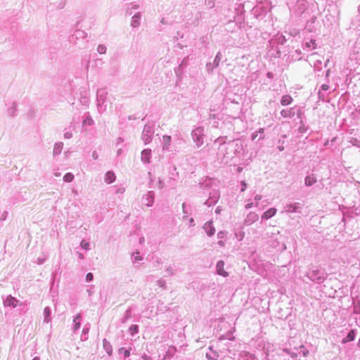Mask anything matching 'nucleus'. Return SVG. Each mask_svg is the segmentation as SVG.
<instances>
[{
  "label": "nucleus",
  "instance_id": "obj_4",
  "mask_svg": "<svg viewBox=\"0 0 360 360\" xmlns=\"http://www.w3.org/2000/svg\"><path fill=\"white\" fill-rule=\"evenodd\" d=\"M192 137L193 141L195 143V145L198 148L201 146L204 143V128L202 127H198L194 129L192 131Z\"/></svg>",
  "mask_w": 360,
  "mask_h": 360
},
{
  "label": "nucleus",
  "instance_id": "obj_58",
  "mask_svg": "<svg viewBox=\"0 0 360 360\" xmlns=\"http://www.w3.org/2000/svg\"><path fill=\"white\" fill-rule=\"evenodd\" d=\"M89 332V328H83V333H87Z\"/></svg>",
  "mask_w": 360,
  "mask_h": 360
},
{
  "label": "nucleus",
  "instance_id": "obj_23",
  "mask_svg": "<svg viewBox=\"0 0 360 360\" xmlns=\"http://www.w3.org/2000/svg\"><path fill=\"white\" fill-rule=\"evenodd\" d=\"M316 182V179L314 174L308 175L305 177L304 184L307 186H311Z\"/></svg>",
  "mask_w": 360,
  "mask_h": 360
},
{
  "label": "nucleus",
  "instance_id": "obj_8",
  "mask_svg": "<svg viewBox=\"0 0 360 360\" xmlns=\"http://www.w3.org/2000/svg\"><path fill=\"white\" fill-rule=\"evenodd\" d=\"M296 113L297 114V115H299L301 114V111L300 109H296L295 108L283 110L281 112V115H282V117L289 118L294 117Z\"/></svg>",
  "mask_w": 360,
  "mask_h": 360
},
{
  "label": "nucleus",
  "instance_id": "obj_22",
  "mask_svg": "<svg viewBox=\"0 0 360 360\" xmlns=\"http://www.w3.org/2000/svg\"><path fill=\"white\" fill-rule=\"evenodd\" d=\"M170 143H171V136L164 135L162 136V149L164 150H168L169 148V146H170Z\"/></svg>",
  "mask_w": 360,
  "mask_h": 360
},
{
  "label": "nucleus",
  "instance_id": "obj_15",
  "mask_svg": "<svg viewBox=\"0 0 360 360\" xmlns=\"http://www.w3.org/2000/svg\"><path fill=\"white\" fill-rule=\"evenodd\" d=\"M276 212L277 210L276 208L271 207L263 213L262 219L265 220L269 219L273 217L276 214Z\"/></svg>",
  "mask_w": 360,
  "mask_h": 360
},
{
  "label": "nucleus",
  "instance_id": "obj_60",
  "mask_svg": "<svg viewBox=\"0 0 360 360\" xmlns=\"http://www.w3.org/2000/svg\"><path fill=\"white\" fill-rule=\"evenodd\" d=\"M257 133H259V134L263 133V132H264V129L260 128V129H259V131H257Z\"/></svg>",
  "mask_w": 360,
  "mask_h": 360
},
{
  "label": "nucleus",
  "instance_id": "obj_52",
  "mask_svg": "<svg viewBox=\"0 0 360 360\" xmlns=\"http://www.w3.org/2000/svg\"><path fill=\"white\" fill-rule=\"evenodd\" d=\"M77 255L78 256V257L80 259H84V255L79 252H77Z\"/></svg>",
  "mask_w": 360,
  "mask_h": 360
},
{
  "label": "nucleus",
  "instance_id": "obj_12",
  "mask_svg": "<svg viewBox=\"0 0 360 360\" xmlns=\"http://www.w3.org/2000/svg\"><path fill=\"white\" fill-rule=\"evenodd\" d=\"M217 272L219 275L224 277L229 276V274L224 270V262L222 260L219 261L216 266Z\"/></svg>",
  "mask_w": 360,
  "mask_h": 360
},
{
  "label": "nucleus",
  "instance_id": "obj_3",
  "mask_svg": "<svg viewBox=\"0 0 360 360\" xmlns=\"http://www.w3.org/2000/svg\"><path fill=\"white\" fill-rule=\"evenodd\" d=\"M154 132V124L148 123L144 126L141 134V139L145 144H148L151 142Z\"/></svg>",
  "mask_w": 360,
  "mask_h": 360
},
{
  "label": "nucleus",
  "instance_id": "obj_29",
  "mask_svg": "<svg viewBox=\"0 0 360 360\" xmlns=\"http://www.w3.org/2000/svg\"><path fill=\"white\" fill-rule=\"evenodd\" d=\"M131 317V308H129L126 312L124 316L121 319L122 323H125Z\"/></svg>",
  "mask_w": 360,
  "mask_h": 360
},
{
  "label": "nucleus",
  "instance_id": "obj_56",
  "mask_svg": "<svg viewBox=\"0 0 360 360\" xmlns=\"http://www.w3.org/2000/svg\"><path fill=\"white\" fill-rule=\"evenodd\" d=\"M302 354L304 356H307V354H309L308 350H304V351H302Z\"/></svg>",
  "mask_w": 360,
  "mask_h": 360
},
{
  "label": "nucleus",
  "instance_id": "obj_51",
  "mask_svg": "<svg viewBox=\"0 0 360 360\" xmlns=\"http://www.w3.org/2000/svg\"><path fill=\"white\" fill-rule=\"evenodd\" d=\"M92 158L94 159V160H97L98 158V153L96 152V151H94L93 153H92Z\"/></svg>",
  "mask_w": 360,
  "mask_h": 360
},
{
  "label": "nucleus",
  "instance_id": "obj_53",
  "mask_svg": "<svg viewBox=\"0 0 360 360\" xmlns=\"http://www.w3.org/2000/svg\"><path fill=\"white\" fill-rule=\"evenodd\" d=\"M252 206H253V202L248 203L245 205V209L248 210V209L251 208Z\"/></svg>",
  "mask_w": 360,
  "mask_h": 360
},
{
  "label": "nucleus",
  "instance_id": "obj_49",
  "mask_svg": "<svg viewBox=\"0 0 360 360\" xmlns=\"http://www.w3.org/2000/svg\"><path fill=\"white\" fill-rule=\"evenodd\" d=\"M224 236H225V233H224V231H219V232L217 233V237H218L219 238L222 239V238H224Z\"/></svg>",
  "mask_w": 360,
  "mask_h": 360
},
{
  "label": "nucleus",
  "instance_id": "obj_26",
  "mask_svg": "<svg viewBox=\"0 0 360 360\" xmlns=\"http://www.w3.org/2000/svg\"><path fill=\"white\" fill-rule=\"evenodd\" d=\"M7 114L9 117H15L17 115V108L15 103L8 108Z\"/></svg>",
  "mask_w": 360,
  "mask_h": 360
},
{
  "label": "nucleus",
  "instance_id": "obj_59",
  "mask_svg": "<svg viewBox=\"0 0 360 360\" xmlns=\"http://www.w3.org/2000/svg\"><path fill=\"white\" fill-rule=\"evenodd\" d=\"M218 244H219L220 246H224V242H223L222 240H219V241L218 242Z\"/></svg>",
  "mask_w": 360,
  "mask_h": 360
},
{
  "label": "nucleus",
  "instance_id": "obj_35",
  "mask_svg": "<svg viewBox=\"0 0 360 360\" xmlns=\"http://www.w3.org/2000/svg\"><path fill=\"white\" fill-rule=\"evenodd\" d=\"M63 137L65 139H71L72 137V129L68 130V129H65V131L63 134Z\"/></svg>",
  "mask_w": 360,
  "mask_h": 360
},
{
  "label": "nucleus",
  "instance_id": "obj_48",
  "mask_svg": "<svg viewBox=\"0 0 360 360\" xmlns=\"http://www.w3.org/2000/svg\"><path fill=\"white\" fill-rule=\"evenodd\" d=\"M124 142V139L121 137H119L116 140V146H118L120 144Z\"/></svg>",
  "mask_w": 360,
  "mask_h": 360
},
{
  "label": "nucleus",
  "instance_id": "obj_43",
  "mask_svg": "<svg viewBox=\"0 0 360 360\" xmlns=\"http://www.w3.org/2000/svg\"><path fill=\"white\" fill-rule=\"evenodd\" d=\"M98 51L100 53H104L106 51V48L104 46H99L98 47Z\"/></svg>",
  "mask_w": 360,
  "mask_h": 360
},
{
  "label": "nucleus",
  "instance_id": "obj_42",
  "mask_svg": "<svg viewBox=\"0 0 360 360\" xmlns=\"http://www.w3.org/2000/svg\"><path fill=\"white\" fill-rule=\"evenodd\" d=\"M285 351L292 358V359H295L297 356V353L295 352H289L288 349H285Z\"/></svg>",
  "mask_w": 360,
  "mask_h": 360
},
{
  "label": "nucleus",
  "instance_id": "obj_39",
  "mask_svg": "<svg viewBox=\"0 0 360 360\" xmlns=\"http://www.w3.org/2000/svg\"><path fill=\"white\" fill-rule=\"evenodd\" d=\"M157 285L161 288H166V281L163 279H160L157 281Z\"/></svg>",
  "mask_w": 360,
  "mask_h": 360
},
{
  "label": "nucleus",
  "instance_id": "obj_6",
  "mask_svg": "<svg viewBox=\"0 0 360 360\" xmlns=\"http://www.w3.org/2000/svg\"><path fill=\"white\" fill-rule=\"evenodd\" d=\"M19 303L20 301L11 295H8L5 299H4V306L5 307H11L15 308L18 305H20Z\"/></svg>",
  "mask_w": 360,
  "mask_h": 360
},
{
  "label": "nucleus",
  "instance_id": "obj_57",
  "mask_svg": "<svg viewBox=\"0 0 360 360\" xmlns=\"http://www.w3.org/2000/svg\"><path fill=\"white\" fill-rule=\"evenodd\" d=\"M122 153V148H119L117 150V155H120Z\"/></svg>",
  "mask_w": 360,
  "mask_h": 360
},
{
  "label": "nucleus",
  "instance_id": "obj_21",
  "mask_svg": "<svg viewBox=\"0 0 360 360\" xmlns=\"http://www.w3.org/2000/svg\"><path fill=\"white\" fill-rule=\"evenodd\" d=\"M44 323H48L51 321V310L49 307H46L44 309Z\"/></svg>",
  "mask_w": 360,
  "mask_h": 360
},
{
  "label": "nucleus",
  "instance_id": "obj_46",
  "mask_svg": "<svg viewBox=\"0 0 360 360\" xmlns=\"http://www.w3.org/2000/svg\"><path fill=\"white\" fill-rule=\"evenodd\" d=\"M246 188H247V184L245 183V181H243L241 182V189H240V191L242 192H243L246 189Z\"/></svg>",
  "mask_w": 360,
  "mask_h": 360
},
{
  "label": "nucleus",
  "instance_id": "obj_1",
  "mask_svg": "<svg viewBox=\"0 0 360 360\" xmlns=\"http://www.w3.org/2000/svg\"><path fill=\"white\" fill-rule=\"evenodd\" d=\"M227 136H219L214 141V145H218L217 157L221 163H227L233 158L231 152L227 144Z\"/></svg>",
  "mask_w": 360,
  "mask_h": 360
},
{
  "label": "nucleus",
  "instance_id": "obj_62",
  "mask_svg": "<svg viewBox=\"0 0 360 360\" xmlns=\"http://www.w3.org/2000/svg\"><path fill=\"white\" fill-rule=\"evenodd\" d=\"M54 175H55L56 176H60V173H59V172H55V173H54Z\"/></svg>",
  "mask_w": 360,
  "mask_h": 360
},
{
  "label": "nucleus",
  "instance_id": "obj_5",
  "mask_svg": "<svg viewBox=\"0 0 360 360\" xmlns=\"http://www.w3.org/2000/svg\"><path fill=\"white\" fill-rule=\"evenodd\" d=\"M227 144L229 147V150L231 152L233 157L241 152L243 150L242 141L239 139L227 141Z\"/></svg>",
  "mask_w": 360,
  "mask_h": 360
},
{
  "label": "nucleus",
  "instance_id": "obj_16",
  "mask_svg": "<svg viewBox=\"0 0 360 360\" xmlns=\"http://www.w3.org/2000/svg\"><path fill=\"white\" fill-rule=\"evenodd\" d=\"M239 360H257L256 356L248 352H242L239 355Z\"/></svg>",
  "mask_w": 360,
  "mask_h": 360
},
{
  "label": "nucleus",
  "instance_id": "obj_10",
  "mask_svg": "<svg viewBox=\"0 0 360 360\" xmlns=\"http://www.w3.org/2000/svg\"><path fill=\"white\" fill-rule=\"evenodd\" d=\"M259 219V216L255 212H250L244 220V224L246 226H250L254 222L257 221Z\"/></svg>",
  "mask_w": 360,
  "mask_h": 360
},
{
  "label": "nucleus",
  "instance_id": "obj_24",
  "mask_svg": "<svg viewBox=\"0 0 360 360\" xmlns=\"http://www.w3.org/2000/svg\"><path fill=\"white\" fill-rule=\"evenodd\" d=\"M209 349L210 350L211 352L206 353V354H205L206 358L208 360H217L219 355L217 354V353L216 352H214L212 350V347H211V346L209 347Z\"/></svg>",
  "mask_w": 360,
  "mask_h": 360
},
{
  "label": "nucleus",
  "instance_id": "obj_27",
  "mask_svg": "<svg viewBox=\"0 0 360 360\" xmlns=\"http://www.w3.org/2000/svg\"><path fill=\"white\" fill-rule=\"evenodd\" d=\"M292 98L289 95H285L282 97L281 103L282 105H288L291 103Z\"/></svg>",
  "mask_w": 360,
  "mask_h": 360
},
{
  "label": "nucleus",
  "instance_id": "obj_41",
  "mask_svg": "<svg viewBox=\"0 0 360 360\" xmlns=\"http://www.w3.org/2000/svg\"><path fill=\"white\" fill-rule=\"evenodd\" d=\"M217 202H212V200H211L210 198H209L205 202V205H206L208 207H211L214 205H215Z\"/></svg>",
  "mask_w": 360,
  "mask_h": 360
},
{
  "label": "nucleus",
  "instance_id": "obj_28",
  "mask_svg": "<svg viewBox=\"0 0 360 360\" xmlns=\"http://www.w3.org/2000/svg\"><path fill=\"white\" fill-rule=\"evenodd\" d=\"M220 195L218 191H213L210 193V198L212 200V202H217L219 199Z\"/></svg>",
  "mask_w": 360,
  "mask_h": 360
},
{
  "label": "nucleus",
  "instance_id": "obj_45",
  "mask_svg": "<svg viewBox=\"0 0 360 360\" xmlns=\"http://www.w3.org/2000/svg\"><path fill=\"white\" fill-rule=\"evenodd\" d=\"M166 271L169 276H172L174 274V272L172 271V269L171 266H169L166 269Z\"/></svg>",
  "mask_w": 360,
  "mask_h": 360
},
{
  "label": "nucleus",
  "instance_id": "obj_47",
  "mask_svg": "<svg viewBox=\"0 0 360 360\" xmlns=\"http://www.w3.org/2000/svg\"><path fill=\"white\" fill-rule=\"evenodd\" d=\"M262 200V195H257L255 197V200L256 201V206H258V202Z\"/></svg>",
  "mask_w": 360,
  "mask_h": 360
},
{
  "label": "nucleus",
  "instance_id": "obj_19",
  "mask_svg": "<svg viewBox=\"0 0 360 360\" xmlns=\"http://www.w3.org/2000/svg\"><path fill=\"white\" fill-rule=\"evenodd\" d=\"M96 92H97L96 99L98 101V106H101L105 102L106 91H96Z\"/></svg>",
  "mask_w": 360,
  "mask_h": 360
},
{
  "label": "nucleus",
  "instance_id": "obj_64",
  "mask_svg": "<svg viewBox=\"0 0 360 360\" xmlns=\"http://www.w3.org/2000/svg\"><path fill=\"white\" fill-rule=\"evenodd\" d=\"M32 360H40L39 356H35Z\"/></svg>",
  "mask_w": 360,
  "mask_h": 360
},
{
  "label": "nucleus",
  "instance_id": "obj_37",
  "mask_svg": "<svg viewBox=\"0 0 360 360\" xmlns=\"http://www.w3.org/2000/svg\"><path fill=\"white\" fill-rule=\"evenodd\" d=\"M351 144H352L354 146H356L358 148H360V141L356 138H352L349 141Z\"/></svg>",
  "mask_w": 360,
  "mask_h": 360
},
{
  "label": "nucleus",
  "instance_id": "obj_30",
  "mask_svg": "<svg viewBox=\"0 0 360 360\" xmlns=\"http://www.w3.org/2000/svg\"><path fill=\"white\" fill-rule=\"evenodd\" d=\"M129 332L131 335H134L135 334L139 333V326L138 325H131L129 328Z\"/></svg>",
  "mask_w": 360,
  "mask_h": 360
},
{
  "label": "nucleus",
  "instance_id": "obj_20",
  "mask_svg": "<svg viewBox=\"0 0 360 360\" xmlns=\"http://www.w3.org/2000/svg\"><path fill=\"white\" fill-rule=\"evenodd\" d=\"M63 148V142H57L55 143L53 150V156L58 155L61 153Z\"/></svg>",
  "mask_w": 360,
  "mask_h": 360
},
{
  "label": "nucleus",
  "instance_id": "obj_11",
  "mask_svg": "<svg viewBox=\"0 0 360 360\" xmlns=\"http://www.w3.org/2000/svg\"><path fill=\"white\" fill-rule=\"evenodd\" d=\"M150 158H151V150L148 149V148L143 150L141 153V162L144 164H148V163H150Z\"/></svg>",
  "mask_w": 360,
  "mask_h": 360
},
{
  "label": "nucleus",
  "instance_id": "obj_38",
  "mask_svg": "<svg viewBox=\"0 0 360 360\" xmlns=\"http://www.w3.org/2000/svg\"><path fill=\"white\" fill-rule=\"evenodd\" d=\"M182 210H183L184 214H185L183 217V219H184L190 214L189 210L186 209V202H184L182 204Z\"/></svg>",
  "mask_w": 360,
  "mask_h": 360
},
{
  "label": "nucleus",
  "instance_id": "obj_55",
  "mask_svg": "<svg viewBox=\"0 0 360 360\" xmlns=\"http://www.w3.org/2000/svg\"><path fill=\"white\" fill-rule=\"evenodd\" d=\"M257 136V132H255V133H253L252 134V140H255L256 139V137Z\"/></svg>",
  "mask_w": 360,
  "mask_h": 360
},
{
  "label": "nucleus",
  "instance_id": "obj_2",
  "mask_svg": "<svg viewBox=\"0 0 360 360\" xmlns=\"http://www.w3.org/2000/svg\"><path fill=\"white\" fill-rule=\"evenodd\" d=\"M307 276L310 281L318 283H323L326 279L323 271L318 269H309L307 273Z\"/></svg>",
  "mask_w": 360,
  "mask_h": 360
},
{
  "label": "nucleus",
  "instance_id": "obj_36",
  "mask_svg": "<svg viewBox=\"0 0 360 360\" xmlns=\"http://www.w3.org/2000/svg\"><path fill=\"white\" fill-rule=\"evenodd\" d=\"M80 245L81 247L86 250H89L90 249V244L89 243L86 242V240H82L80 243Z\"/></svg>",
  "mask_w": 360,
  "mask_h": 360
},
{
  "label": "nucleus",
  "instance_id": "obj_50",
  "mask_svg": "<svg viewBox=\"0 0 360 360\" xmlns=\"http://www.w3.org/2000/svg\"><path fill=\"white\" fill-rule=\"evenodd\" d=\"M45 261V259H43V258H38L37 259V264H42Z\"/></svg>",
  "mask_w": 360,
  "mask_h": 360
},
{
  "label": "nucleus",
  "instance_id": "obj_32",
  "mask_svg": "<svg viewBox=\"0 0 360 360\" xmlns=\"http://www.w3.org/2000/svg\"><path fill=\"white\" fill-rule=\"evenodd\" d=\"M94 124V120L89 115H87L84 120H83V124L92 125Z\"/></svg>",
  "mask_w": 360,
  "mask_h": 360
},
{
  "label": "nucleus",
  "instance_id": "obj_7",
  "mask_svg": "<svg viewBox=\"0 0 360 360\" xmlns=\"http://www.w3.org/2000/svg\"><path fill=\"white\" fill-rule=\"evenodd\" d=\"M155 193L153 191H148L142 198V202L147 207H151L154 202Z\"/></svg>",
  "mask_w": 360,
  "mask_h": 360
},
{
  "label": "nucleus",
  "instance_id": "obj_18",
  "mask_svg": "<svg viewBox=\"0 0 360 360\" xmlns=\"http://www.w3.org/2000/svg\"><path fill=\"white\" fill-rule=\"evenodd\" d=\"M116 176L112 171L108 172L104 177V181L106 184H111L115 181Z\"/></svg>",
  "mask_w": 360,
  "mask_h": 360
},
{
  "label": "nucleus",
  "instance_id": "obj_34",
  "mask_svg": "<svg viewBox=\"0 0 360 360\" xmlns=\"http://www.w3.org/2000/svg\"><path fill=\"white\" fill-rule=\"evenodd\" d=\"M119 353L123 354L124 357H128L130 355V349H126L124 347L119 349Z\"/></svg>",
  "mask_w": 360,
  "mask_h": 360
},
{
  "label": "nucleus",
  "instance_id": "obj_17",
  "mask_svg": "<svg viewBox=\"0 0 360 360\" xmlns=\"http://www.w3.org/2000/svg\"><path fill=\"white\" fill-rule=\"evenodd\" d=\"M82 319L81 314H77L73 319L72 329L74 332H76L80 327V321Z\"/></svg>",
  "mask_w": 360,
  "mask_h": 360
},
{
  "label": "nucleus",
  "instance_id": "obj_25",
  "mask_svg": "<svg viewBox=\"0 0 360 360\" xmlns=\"http://www.w3.org/2000/svg\"><path fill=\"white\" fill-rule=\"evenodd\" d=\"M103 347L108 355L112 354V347L110 342H108L106 339H104L103 341Z\"/></svg>",
  "mask_w": 360,
  "mask_h": 360
},
{
  "label": "nucleus",
  "instance_id": "obj_13",
  "mask_svg": "<svg viewBox=\"0 0 360 360\" xmlns=\"http://www.w3.org/2000/svg\"><path fill=\"white\" fill-rule=\"evenodd\" d=\"M203 229L209 236H213L215 233V229L212 225V221L206 222L203 226Z\"/></svg>",
  "mask_w": 360,
  "mask_h": 360
},
{
  "label": "nucleus",
  "instance_id": "obj_9",
  "mask_svg": "<svg viewBox=\"0 0 360 360\" xmlns=\"http://www.w3.org/2000/svg\"><path fill=\"white\" fill-rule=\"evenodd\" d=\"M302 208L301 204L299 202H295L292 204H288L285 207V210L286 212L294 213V212H300V209Z\"/></svg>",
  "mask_w": 360,
  "mask_h": 360
},
{
  "label": "nucleus",
  "instance_id": "obj_63",
  "mask_svg": "<svg viewBox=\"0 0 360 360\" xmlns=\"http://www.w3.org/2000/svg\"><path fill=\"white\" fill-rule=\"evenodd\" d=\"M278 149H279V150H280V151H282V150H284V148H283V147H282V146H279V147H278Z\"/></svg>",
  "mask_w": 360,
  "mask_h": 360
},
{
  "label": "nucleus",
  "instance_id": "obj_44",
  "mask_svg": "<svg viewBox=\"0 0 360 360\" xmlns=\"http://www.w3.org/2000/svg\"><path fill=\"white\" fill-rule=\"evenodd\" d=\"M7 217H8V212H7L6 211H4V212L1 214V219H0V220H1V221H4V220H6V219Z\"/></svg>",
  "mask_w": 360,
  "mask_h": 360
},
{
  "label": "nucleus",
  "instance_id": "obj_61",
  "mask_svg": "<svg viewBox=\"0 0 360 360\" xmlns=\"http://www.w3.org/2000/svg\"><path fill=\"white\" fill-rule=\"evenodd\" d=\"M132 25H133V26L135 27V26H136L138 25V22L136 20H134Z\"/></svg>",
  "mask_w": 360,
  "mask_h": 360
},
{
  "label": "nucleus",
  "instance_id": "obj_33",
  "mask_svg": "<svg viewBox=\"0 0 360 360\" xmlns=\"http://www.w3.org/2000/svg\"><path fill=\"white\" fill-rule=\"evenodd\" d=\"M132 256H133L132 259H133L134 263L139 262L143 259V257L139 255V252L134 253Z\"/></svg>",
  "mask_w": 360,
  "mask_h": 360
},
{
  "label": "nucleus",
  "instance_id": "obj_14",
  "mask_svg": "<svg viewBox=\"0 0 360 360\" xmlns=\"http://www.w3.org/2000/svg\"><path fill=\"white\" fill-rule=\"evenodd\" d=\"M355 337H356V330L352 329L347 333V336L342 340L341 343L346 344L349 342H352V341L354 340Z\"/></svg>",
  "mask_w": 360,
  "mask_h": 360
},
{
  "label": "nucleus",
  "instance_id": "obj_54",
  "mask_svg": "<svg viewBox=\"0 0 360 360\" xmlns=\"http://www.w3.org/2000/svg\"><path fill=\"white\" fill-rule=\"evenodd\" d=\"M189 222H190V226H194V220H193V218H191V219H189Z\"/></svg>",
  "mask_w": 360,
  "mask_h": 360
},
{
  "label": "nucleus",
  "instance_id": "obj_40",
  "mask_svg": "<svg viewBox=\"0 0 360 360\" xmlns=\"http://www.w3.org/2000/svg\"><path fill=\"white\" fill-rule=\"evenodd\" d=\"M93 279H94V275L92 273H88L86 275V282H91L93 281Z\"/></svg>",
  "mask_w": 360,
  "mask_h": 360
},
{
  "label": "nucleus",
  "instance_id": "obj_31",
  "mask_svg": "<svg viewBox=\"0 0 360 360\" xmlns=\"http://www.w3.org/2000/svg\"><path fill=\"white\" fill-rule=\"evenodd\" d=\"M73 179L74 175L70 172L66 173L63 176V181L65 182H71Z\"/></svg>",
  "mask_w": 360,
  "mask_h": 360
}]
</instances>
